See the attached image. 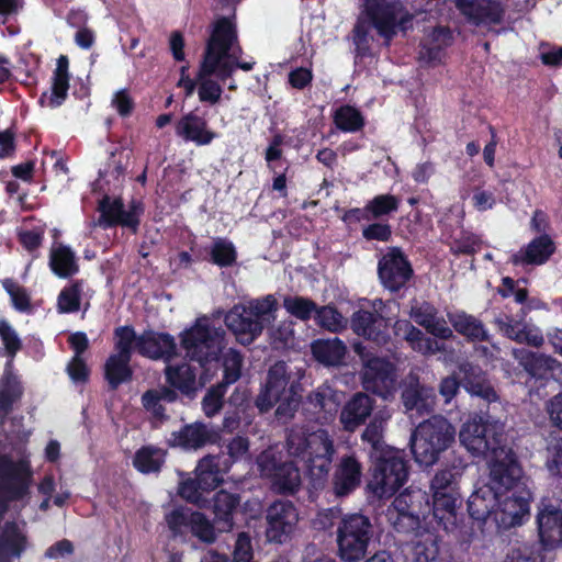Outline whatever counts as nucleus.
Here are the masks:
<instances>
[{
	"label": "nucleus",
	"mask_w": 562,
	"mask_h": 562,
	"mask_svg": "<svg viewBox=\"0 0 562 562\" xmlns=\"http://www.w3.org/2000/svg\"><path fill=\"white\" fill-rule=\"evenodd\" d=\"M285 447L290 456L304 462L312 490L322 491L329 483L335 497L344 498L360 487L363 468L353 454L340 457L329 475L336 450L327 430L308 431L305 427L293 426L286 431Z\"/></svg>",
	"instance_id": "1"
},
{
	"label": "nucleus",
	"mask_w": 562,
	"mask_h": 562,
	"mask_svg": "<svg viewBox=\"0 0 562 562\" xmlns=\"http://www.w3.org/2000/svg\"><path fill=\"white\" fill-rule=\"evenodd\" d=\"M303 387L292 378L288 364L279 360L269 367L265 382L255 398V405L261 414L274 406V417L280 424L290 423L302 403Z\"/></svg>",
	"instance_id": "2"
},
{
	"label": "nucleus",
	"mask_w": 562,
	"mask_h": 562,
	"mask_svg": "<svg viewBox=\"0 0 562 562\" xmlns=\"http://www.w3.org/2000/svg\"><path fill=\"white\" fill-rule=\"evenodd\" d=\"M463 471L451 464L438 470L430 480L431 517L430 524L447 533L458 529L462 521L463 498L460 492V480Z\"/></svg>",
	"instance_id": "3"
},
{
	"label": "nucleus",
	"mask_w": 562,
	"mask_h": 562,
	"mask_svg": "<svg viewBox=\"0 0 562 562\" xmlns=\"http://www.w3.org/2000/svg\"><path fill=\"white\" fill-rule=\"evenodd\" d=\"M456 439V428L441 415L419 423L409 439L415 463L424 470L432 468Z\"/></svg>",
	"instance_id": "4"
},
{
	"label": "nucleus",
	"mask_w": 562,
	"mask_h": 562,
	"mask_svg": "<svg viewBox=\"0 0 562 562\" xmlns=\"http://www.w3.org/2000/svg\"><path fill=\"white\" fill-rule=\"evenodd\" d=\"M225 331L215 327L207 316L195 318L194 323L179 334L180 347L191 361L201 368L217 362L224 348Z\"/></svg>",
	"instance_id": "5"
},
{
	"label": "nucleus",
	"mask_w": 562,
	"mask_h": 562,
	"mask_svg": "<svg viewBox=\"0 0 562 562\" xmlns=\"http://www.w3.org/2000/svg\"><path fill=\"white\" fill-rule=\"evenodd\" d=\"M539 541L524 543L513 551L517 562H550L551 551L562 543V510L551 504L543 505L537 515Z\"/></svg>",
	"instance_id": "6"
},
{
	"label": "nucleus",
	"mask_w": 562,
	"mask_h": 562,
	"mask_svg": "<svg viewBox=\"0 0 562 562\" xmlns=\"http://www.w3.org/2000/svg\"><path fill=\"white\" fill-rule=\"evenodd\" d=\"M371 460L369 487L379 498L392 497L408 480L409 467L402 450L390 448Z\"/></svg>",
	"instance_id": "7"
},
{
	"label": "nucleus",
	"mask_w": 562,
	"mask_h": 562,
	"mask_svg": "<svg viewBox=\"0 0 562 562\" xmlns=\"http://www.w3.org/2000/svg\"><path fill=\"white\" fill-rule=\"evenodd\" d=\"M337 554L342 562H360L374 536L370 517L361 513L344 515L336 530Z\"/></svg>",
	"instance_id": "8"
},
{
	"label": "nucleus",
	"mask_w": 562,
	"mask_h": 562,
	"mask_svg": "<svg viewBox=\"0 0 562 562\" xmlns=\"http://www.w3.org/2000/svg\"><path fill=\"white\" fill-rule=\"evenodd\" d=\"M353 351L362 363L360 376L364 390L383 398L392 396L397 389L396 364L386 357L369 351L361 342L353 345Z\"/></svg>",
	"instance_id": "9"
},
{
	"label": "nucleus",
	"mask_w": 562,
	"mask_h": 562,
	"mask_svg": "<svg viewBox=\"0 0 562 562\" xmlns=\"http://www.w3.org/2000/svg\"><path fill=\"white\" fill-rule=\"evenodd\" d=\"M363 13L379 36L391 42L398 31L413 27L414 15L401 2L390 0H368Z\"/></svg>",
	"instance_id": "10"
},
{
	"label": "nucleus",
	"mask_w": 562,
	"mask_h": 562,
	"mask_svg": "<svg viewBox=\"0 0 562 562\" xmlns=\"http://www.w3.org/2000/svg\"><path fill=\"white\" fill-rule=\"evenodd\" d=\"M237 25L234 16H218L209 26V37L202 55V74L217 72L220 65L237 43Z\"/></svg>",
	"instance_id": "11"
},
{
	"label": "nucleus",
	"mask_w": 562,
	"mask_h": 562,
	"mask_svg": "<svg viewBox=\"0 0 562 562\" xmlns=\"http://www.w3.org/2000/svg\"><path fill=\"white\" fill-rule=\"evenodd\" d=\"M378 278L383 289L396 294L405 290L414 278L413 265L401 247H387L376 267Z\"/></svg>",
	"instance_id": "12"
},
{
	"label": "nucleus",
	"mask_w": 562,
	"mask_h": 562,
	"mask_svg": "<svg viewBox=\"0 0 562 562\" xmlns=\"http://www.w3.org/2000/svg\"><path fill=\"white\" fill-rule=\"evenodd\" d=\"M502 434L497 431L496 423L490 416L474 414L462 425L459 432L460 442L473 456H487L497 449Z\"/></svg>",
	"instance_id": "13"
},
{
	"label": "nucleus",
	"mask_w": 562,
	"mask_h": 562,
	"mask_svg": "<svg viewBox=\"0 0 562 562\" xmlns=\"http://www.w3.org/2000/svg\"><path fill=\"white\" fill-rule=\"evenodd\" d=\"M263 517L267 541L283 544L294 536L300 514L292 501L276 499L267 506Z\"/></svg>",
	"instance_id": "14"
},
{
	"label": "nucleus",
	"mask_w": 562,
	"mask_h": 562,
	"mask_svg": "<svg viewBox=\"0 0 562 562\" xmlns=\"http://www.w3.org/2000/svg\"><path fill=\"white\" fill-rule=\"evenodd\" d=\"M262 476L271 481L272 488L281 495H293L301 486L300 470L293 461H282L271 450L262 451L257 458Z\"/></svg>",
	"instance_id": "15"
},
{
	"label": "nucleus",
	"mask_w": 562,
	"mask_h": 562,
	"mask_svg": "<svg viewBox=\"0 0 562 562\" xmlns=\"http://www.w3.org/2000/svg\"><path fill=\"white\" fill-rule=\"evenodd\" d=\"M488 463V485L498 492L527 487L524 480V471L516 453L510 448L498 447L492 453Z\"/></svg>",
	"instance_id": "16"
},
{
	"label": "nucleus",
	"mask_w": 562,
	"mask_h": 562,
	"mask_svg": "<svg viewBox=\"0 0 562 562\" xmlns=\"http://www.w3.org/2000/svg\"><path fill=\"white\" fill-rule=\"evenodd\" d=\"M32 472L23 462H14L9 457H0V506L21 501L29 494Z\"/></svg>",
	"instance_id": "17"
},
{
	"label": "nucleus",
	"mask_w": 562,
	"mask_h": 562,
	"mask_svg": "<svg viewBox=\"0 0 562 562\" xmlns=\"http://www.w3.org/2000/svg\"><path fill=\"white\" fill-rule=\"evenodd\" d=\"M531 499L532 494L528 487L499 492L495 522L504 528L521 525L524 517L529 515Z\"/></svg>",
	"instance_id": "18"
},
{
	"label": "nucleus",
	"mask_w": 562,
	"mask_h": 562,
	"mask_svg": "<svg viewBox=\"0 0 562 562\" xmlns=\"http://www.w3.org/2000/svg\"><path fill=\"white\" fill-rule=\"evenodd\" d=\"M352 331L378 346H385L390 340L389 323L376 311L359 308L350 317Z\"/></svg>",
	"instance_id": "19"
},
{
	"label": "nucleus",
	"mask_w": 562,
	"mask_h": 562,
	"mask_svg": "<svg viewBox=\"0 0 562 562\" xmlns=\"http://www.w3.org/2000/svg\"><path fill=\"white\" fill-rule=\"evenodd\" d=\"M138 353L147 359L170 363L179 356L175 337L166 331L144 330L138 338Z\"/></svg>",
	"instance_id": "20"
},
{
	"label": "nucleus",
	"mask_w": 562,
	"mask_h": 562,
	"mask_svg": "<svg viewBox=\"0 0 562 562\" xmlns=\"http://www.w3.org/2000/svg\"><path fill=\"white\" fill-rule=\"evenodd\" d=\"M218 532H231L236 526V517L240 512V494L232 493L225 488L216 491L207 507Z\"/></svg>",
	"instance_id": "21"
},
{
	"label": "nucleus",
	"mask_w": 562,
	"mask_h": 562,
	"mask_svg": "<svg viewBox=\"0 0 562 562\" xmlns=\"http://www.w3.org/2000/svg\"><path fill=\"white\" fill-rule=\"evenodd\" d=\"M225 325L243 346L252 344L263 331L265 324L249 314L246 305H234L224 317Z\"/></svg>",
	"instance_id": "22"
},
{
	"label": "nucleus",
	"mask_w": 562,
	"mask_h": 562,
	"mask_svg": "<svg viewBox=\"0 0 562 562\" xmlns=\"http://www.w3.org/2000/svg\"><path fill=\"white\" fill-rule=\"evenodd\" d=\"M401 400L406 412L429 414L436 405L435 389L420 383L417 376H411L402 389Z\"/></svg>",
	"instance_id": "23"
},
{
	"label": "nucleus",
	"mask_w": 562,
	"mask_h": 562,
	"mask_svg": "<svg viewBox=\"0 0 562 562\" xmlns=\"http://www.w3.org/2000/svg\"><path fill=\"white\" fill-rule=\"evenodd\" d=\"M454 4L462 15L477 26L501 23L505 12L495 0H454Z\"/></svg>",
	"instance_id": "24"
},
{
	"label": "nucleus",
	"mask_w": 562,
	"mask_h": 562,
	"mask_svg": "<svg viewBox=\"0 0 562 562\" xmlns=\"http://www.w3.org/2000/svg\"><path fill=\"white\" fill-rule=\"evenodd\" d=\"M166 383L178 390L183 398L189 401L198 396L203 383L196 380V369L187 362L170 364L164 370Z\"/></svg>",
	"instance_id": "25"
},
{
	"label": "nucleus",
	"mask_w": 562,
	"mask_h": 562,
	"mask_svg": "<svg viewBox=\"0 0 562 562\" xmlns=\"http://www.w3.org/2000/svg\"><path fill=\"white\" fill-rule=\"evenodd\" d=\"M555 243L550 235H539L510 257L514 266H541L555 252Z\"/></svg>",
	"instance_id": "26"
},
{
	"label": "nucleus",
	"mask_w": 562,
	"mask_h": 562,
	"mask_svg": "<svg viewBox=\"0 0 562 562\" xmlns=\"http://www.w3.org/2000/svg\"><path fill=\"white\" fill-rule=\"evenodd\" d=\"M176 133L184 140L198 146L209 145L218 136L216 132L209 128L206 119L199 115L196 111H191L179 120Z\"/></svg>",
	"instance_id": "27"
},
{
	"label": "nucleus",
	"mask_w": 562,
	"mask_h": 562,
	"mask_svg": "<svg viewBox=\"0 0 562 562\" xmlns=\"http://www.w3.org/2000/svg\"><path fill=\"white\" fill-rule=\"evenodd\" d=\"M375 400L370 395L358 392L345 404L340 412V423L347 431H355L371 416Z\"/></svg>",
	"instance_id": "28"
},
{
	"label": "nucleus",
	"mask_w": 562,
	"mask_h": 562,
	"mask_svg": "<svg viewBox=\"0 0 562 562\" xmlns=\"http://www.w3.org/2000/svg\"><path fill=\"white\" fill-rule=\"evenodd\" d=\"M498 497L499 492L488 484L476 488L467 502L469 516L480 522L486 521L487 518L495 521Z\"/></svg>",
	"instance_id": "29"
},
{
	"label": "nucleus",
	"mask_w": 562,
	"mask_h": 562,
	"mask_svg": "<svg viewBox=\"0 0 562 562\" xmlns=\"http://www.w3.org/2000/svg\"><path fill=\"white\" fill-rule=\"evenodd\" d=\"M448 319L453 329L468 341L485 342L490 341L488 330L484 323L472 314L464 311L449 313Z\"/></svg>",
	"instance_id": "30"
},
{
	"label": "nucleus",
	"mask_w": 562,
	"mask_h": 562,
	"mask_svg": "<svg viewBox=\"0 0 562 562\" xmlns=\"http://www.w3.org/2000/svg\"><path fill=\"white\" fill-rule=\"evenodd\" d=\"M132 357L112 352L103 364V378L111 391L117 390L122 384L133 380Z\"/></svg>",
	"instance_id": "31"
},
{
	"label": "nucleus",
	"mask_w": 562,
	"mask_h": 562,
	"mask_svg": "<svg viewBox=\"0 0 562 562\" xmlns=\"http://www.w3.org/2000/svg\"><path fill=\"white\" fill-rule=\"evenodd\" d=\"M228 472L224 470L221 456L207 454L203 457L195 468V477L200 481L206 493L217 488L223 482V474Z\"/></svg>",
	"instance_id": "32"
},
{
	"label": "nucleus",
	"mask_w": 562,
	"mask_h": 562,
	"mask_svg": "<svg viewBox=\"0 0 562 562\" xmlns=\"http://www.w3.org/2000/svg\"><path fill=\"white\" fill-rule=\"evenodd\" d=\"M22 395L23 386L12 371L11 361H8L0 379V415L8 416L13 411L14 403L21 400Z\"/></svg>",
	"instance_id": "33"
},
{
	"label": "nucleus",
	"mask_w": 562,
	"mask_h": 562,
	"mask_svg": "<svg viewBox=\"0 0 562 562\" xmlns=\"http://www.w3.org/2000/svg\"><path fill=\"white\" fill-rule=\"evenodd\" d=\"M453 42L452 32L447 26H436L431 32V43L423 45L419 58L428 65L435 66L442 61L446 48Z\"/></svg>",
	"instance_id": "34"
},
{
	"label": "nucleus",
	"mask_w": 562,
	"mask_h": 562,
	"mask_svg": "<svg viewBox=\"0 0 562 562\" xmlns=\"http://www.w3.org/2000/svg\"><path fill=\"white\" fill-rule=\"evenodd\" d=\"M173 435L178 446L186 449H200L207 443H214L217 438V434L203 423L186 425Z\"/></svg>",
	"instance_id": "35"
},
{
	"label": "nucleus",
	"mask_w": 562,
	"mask_h": 562,
	"mask_svg": "<svg viewBox=\"0 0 562 562\" xmlns=\"http://www.w3.org/2000/svg\"><path fill=\"white\" fill-rule=\"evenodd\" d=\"M312 355L319 363L326 367H336L342 363L347 347L338 337L333 339H316L311 345Z\"/></svg>",
	"instance_id": "36"
},
{
	"label": "nucleus",
	"mask_w": 562,
	"mask_h": 562,
	"mask_svg": "<svg viewBox=\"0 0 562 562\" xmlns=\"http://www.w3.org/2000/svg\"><path fill=\"white\" fill-rule=\"evenodd\" d=\"M49 268L60 279H68L79 272L75 251L67 245L59 244L49 252Z\"/></svg>",
	"instance_id": "37"
},
{
	"label": "nucleus",
	"mask_w": 562,
	"mask_h": 562,
	"mask_svg": "<svg viewBox=\"0 0 562 562\" xmlns=\"http://www.w3.org/2000/svg\"><path fill=\"white\" fill-rule=\"evenodd\" d=\"M392 507L397 512L407 510L417 514L423 519L431 515V502L428 494L422 490L406 488L394 498Z\"/></svg>",
	"instance_id": "38"
},
{
	"label": "nucleus",
	"mask_w": 562,
	"mask_h": 562,
	"mask_svg": "<svg viewBox=\"0 0 562 562\" xmlns=\"http://www.w3.org/2000/svg\"><path fill=\"white\" fill-rule=\"evenodd\" d=\"M204 260L218 268H231L237 263L238 252L234 243L225 237H215L204 247Z\"/></svg>",
	"instance_id": "39"
},
{
	"label": "nucleus",
	"mask_w": 562,
	"mask_h": 562,
	"mask_svg": "<svg viewBox=\"0 0 562 562\" xmlns=\"http://www.w3.org/2000/svg\"><path fill=\"white\" fill-rule=\"evenodd\" d=\"M68 69V57L66 55H60L57 58L56 68L52 77V93L48 98V106L50 108L60 106L68 95L70 80Z\"/></svg>",
	"instance_id": "40"
},
{
	"label": "nucleus",
	"mask_w": 562,
	"mask_h": 562,
	"mask_svg": "<svg viewBox=\"0 0 562 562\" xmlns=\"http://www.w3.org/2000/svg\"><path fill=\"white\" fill-rule=\"evenodd\" d=\"M462 386L468 393L481 397L488 404L498 401V395L486 375L481 371L475 372L473 368L464 371Z\"/></svg>",
	"instance_id": "41"
},
{
	"label": "nucleus",
	"mask_w": 562,
	"mask_h": 562,
	"mask_svg": "<svg viewBox=\"0 0 562 562\" xmlns=\"http://www.w3.org/2000/svg\"><path fill=\"white\" fill-rule=\"evenodd\" d=\"M519 363L532 378L548 380L555 367L557 360L551 356L528 350L522 352Z\"/></svg>",
	"instance_id": "42"
},
{
	"label": "nucleus",
	"mask_w": 562,
	"mask_h": 562,
	"mask_svg": "<svg viewBox=\"0 0 562 562\" xmlns=\"http://www.w3.org/2000/svg\"><path fill=\"white\" fill-rule=\"evenodd\" d=\"M411 542L414 562H430L439 554L438 536L428 529L417 532Z\"/></svg>",
	"instance_id": "43"
},
{
	"label": "nucleus",
	"mask_w": 562,
	"mask_h": 562,
	"mask_svg": "<svg viewBox=\"0 0 562 562\" xmlns=\"http://www.w3.org/2000/svg\"><path fill=\"white\" fill-rule=\"evenodd\" d=\"M333 122L336 128L344 133L360 132L366 125L362 112L350 104L338 106L333 113Z\"/></svg>",
	"instance_id": "44"
},
{
	"label": "nucleus",
	"mask_w": 562,
	"mask_h": 562,
	"mask_svg": "<svg viewBox=\"0 0 562 562\" xmlns=\"http://www.w3.org/2000/svg\"><path fill=\"white\" fill-rule=\"evenodd\" d=\"M165 463V452L154 446L139 448L133 458L134 468L143 473H158Z\"/></svg>",
	"instance_id": "45"
},
{
	"label": "nucleus",
	"mask_w": 562,
	"mask_h": 562,
	"mask_svg": "<svg viewBox=\"0 0 562 562\" xmlns=\"http://www.w3.org/2000/svg\"><path fill=\"white\" fill-rule=\"evenodd\" d=\"M85 280L75 279L65 285L57 296V311L60 314H72L80 310Z\"/></svg>",
	"instance_id": "46"
},
{
	"label": "nucleus",
	"mask_w": 562,
	"mask_h": 562,
	"mask_svg": "<svg viewBox=\"0 0 562 562\" xmlns=\"http://www.w3.org/2000/svg\"><path fill=\"white\" fill-rule=\"evenodd\" d=\"M482 239L479 235L461 229L459 234L451 236V240L449 241V251L456 256L460 257L462 255L473 256L477 251H480L482 247Z\"/></svg>",
	"instance_id": "47"
},
{
	"label": "nucleus",
	"mask_w": 562,
	"mask_h": 562,
	"mask_svg": "<svg viewBox=\"0 0 562 562\" xmlns=\"http://www.w3.org/2000/svg\"><path fill=\"white\" fill-rule=\"evenodd\" d=\"M193 512L191 508L178 506L165 515L166 525L173 539L187 537Z\"/></svg>",
	"instance_id": "48"
},
{
	"label": "nucleus",
	"mask_w": 562,
	"mask_h": 562,
	"mask_svg": "<svg viewBox=\"0 0 562 562\" xmlns=\"http://www.w3.org/2000/svg\"><path fill=\"white\" fill-rule=\"evenodd\" d=\"M387 517L396 532L415 536L424 529L422 528L424 519L417 514L407 510L397 512L392 507L389 509Z\"/></svg>",
	"instance_id": "49"
},
{
	"label": "nucleus",
	"mask_w": 562,
	"mask_h": 562,
	"mask_svg": "<svg viewBox=\"0 0 562 562\" xmlns=\"http://www.w3.org/2000/svg\"><path fill=\"white\" fill-rule=\"evenodd\" d=\"M114 353L133 357L134 350L138 352V338L132 325H124L114 328Z\"/></svg>",
	"instance_id": "50"
},
{
	"label": "nucleus",
	"mask_w": 562,
	"mask_h": 562,
	"mask_svg": "<svg viewBox=\"0 0 562 562\" xmlns=\"http://www.w3.org/2000/svg\"><path fill=\"white\" fill-rule=\"evenodd\" d=\"M401 199L394 194H378L367 202V211L372 220H382L398 211Z\"/></svg>",
	"instance_id": "51"
},
{
	"label": "nucleus",
	"mask_w": 562,
	"mask_h": 562,
	"mask_svg": "<svg viewBox=\"0 0 562 562\" xmlns=\"http://www.w3.org/2000/svg\"><path fill=\"white\" fill-rule=\"evenodd\" d=\"M189 531L201 542L212 544L216 541L217 528L214 519L211 521L204 513L194 510L192 514Z\"/></svg>",
	"instance_id": "52"
},
{
	"label": "nucleus",
	"mask_w": 562,
	"mask_h": 562,
	"mask_svg": "<svg viewBox=\"0 0 562 562\" xmlns=\"http://www.w3.org/2000/svg\"><path fill=\"white\" fill-rule=\"evenodd\" d=\"M212 76L202 74V63H200L196 75L199 100L203 103L216 104L222 98L223 88L217 80L211 78Z\"/></svg>",
	"instance_id": "53"
},
{
	"label": "nucleus",
	"mask_w": 562,
	"mask_h": 562,
	"mask_svg": "<svg viewBox=\"0 0 562 562\" xmlns=\"http://www.w3.org/2000/svg\"><path fill=\"white\" fill-rule=\"evenodd\" d=\"M244 357L240 351L229 348L223 355V379L222 383L229 386L236 383L241 376Z\"/></svg>",
	"instance_id": "54"
},
{
	"label": "nucleus",
	"mask_w": 562,
	"mask_h": 562,
	"mask_svg": "<svg viewBox=\"0 0 562 562\" xmlns=\"http://www.w3.org/2000/svg\"><path fill=\"white\" fill-rule=\"evenodd\" d=\"M2 288L9 294L12 306L20 313H31V295L27 290L19 284L14 279L7 278L1 281Z\"/></svg>",
	"instance_id": "55"
},
{
	"label": "nucleus",
	"mask_w": 562,
	"mask_h": 562,
	"mask_svg": "<svg viewBox=\"0 0 562 562\" xmlns=\"http://www.w3.org/2000/svg\"><path fill=\"white\" fill-rule=\"evenodd\" d=\"M124 206L121 198L111 200L110 196L105 195L99 201L98 211L100 212L99 224L104 228H111L117 226V220L122 214Z\"/></svg>",
	"instance_id": "56"
},
{
	"label": "nucleus",
	"mask_w": 562,
	"mask_h": 562,
	"mask_svg": "<svg viewBox=\"0 0 562 562\" xmlns=\"http://www.w3.org/2000/svg\"><path fill=\"white\" fill-rule=\"evenodd\" d=\"M362 441L371 446L369 457L372 458L378 452H383L391 447L383 441V419L374 417L366 427L361 435Z\"/></svg>",
	"instance_id": "57"
},
{
	"label": "nucleus",
	"mask_w": 562,
	"mask_h": 562,
	"mask_svg": "<svg viewBox=\"0 0 562 562\" xmlns=\"http://www.w3.org/2000/svg\"><path fill=\"white\" fill-rule=\"evenodd\" d=\"M25 549V537L18 530L4 533L0 538V562H10L11 557L19 558Z\"/></svg>",
	"instance_id": "58"
},
{
	"label": "nucleus",
	"mask_w": 562,
	"mask_h": 562,
	"mask_svg": "<svg viewBox=\"0 0 562 562\" xmlns=\"http://www.w3.org/2000/svg\"><path fill=\"white\" fill-rule=\"evenodd\" d=\"M283 306L292 316L301 321H308L318 307L313 300L304 296H288L283 301Z\"/></svg>",
	"instance_id": "59"
},
{
	"label": "nucleus",
	"mask_w": 562,
	"mask_h": 562,
	"mask_svg": "<svg viewBox=\"0 0 562 562\" xmlns=\"http://www.w3.org/2000/svg\"><path fill=\"white\" fill-rule=\"evenodd\" d=\"M227 385L218 382L212 385L202 400V409L207 417H213L223 408L224 396L227 392Z\"/></svg>",
	"instance_id": "60"
},
{
	"label": "nucleus",
	"mask_w": 562,
	"mask_h": 562,
	"mask_svg": "<svg viewBox=\"0 0 562 562\" xmlns=\"http://www.w3.org/2000/svg\"><path fill=\"white\" fill-rule=\"evenodd\" d=\"M204 493H206V491L203 490V486L196 477L188 479L179 486V495L199 508L207 507L209 499L204 496Z\"/></svg>",
	"instance_id": "61"
},
{
	"label": "nucleus",
	"mask_w": 562,
	"mask_h": 562,
	"mask_svg": "<svg viewBox=\"0 0 562 562\" xmlns=\"http://www.w3.org/2000/svg\"><path fill=\"white\" fill-rule=\"evenodd\" d=\"M278 308V302L272 294H268L261 299L251 300L246 310L249 314L256 317L257 321L266 322L269 321V316L272 315Z\"/></svg>",
	"instance_id": "62"
},
{
	"label": "nucleus",
	"mask_w": 562,
	"mask_h": 562,
	"mask_svg": "<svg viewBox=\"0 0 562 562\" xmlns=\"http://www.w3.org/2000/svg\"><path fill=\"white\" fill-rule=\"evenodd\" d=\"M405 341L409 344L412 349L423 355H432L439 350L438 342L435 339L425 336V334L414 325L409 331H407Z\"/></svg>",
	"instance_id": "63"
},
{
	"label": "nucleus",
	"mask_w": 562,
	"mask_h": 562,
	"mask_svg": "<svg viewBox=\"0 0 562 562\" xmlns=\"http://www.w3.org/2000/svg\"><path fill=\"white\" fill-rule=\"evenodd\" d=\"M315 319L321 327L333 333H337L345 327L341 313L334 306L317 307Z\"/></svg>",
	"instance_id": "64"
}]
</instances>
